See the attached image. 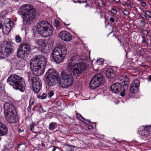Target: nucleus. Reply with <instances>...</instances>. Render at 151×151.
I'll use <instances>...</instances> for the list:
<instances>
[{"mask_svg": "<svg viewBox=\"0 0 151 151\" xmlns=\"http://www.w3.org/2000/svg\"><path fill=\"white\" fill-rule=\"evenodd\" d=\"M80 56L76 52L73 53L69 60V63L66 68V70L71 75L76 77L80 76L86 71V64L84 63H77Z\"/></svg>", "mask_w": 151, "mask_h": 151, "instance_id": "obj_1", "label": "nucleus"}, {"mask_svg": "<svg viewBox=\"0 0 151 151\" xmlns=\"http://www.w3.org/2000/svg\"><path fill=\"white\" fill-rule=\"evenodd\" d=\"M30 67L33 69V73L36 76L42 75L46 65V60L43 56L38 55L32 58L30 61Z\"/></svg>", "mask_w": 151, "mask_h": 151, "instance_id": "obj_2", "label": "nucleus"}, {"mask_svg": "<svg viewBox=\"0 0 151 151\" xmlns=\"http://www.w3.org/2000/svg\"><path fill=\"white\" fill-rule=\"evenodd\" d=\"M7 82L15 89L23 92L25 89V84L22 78L15 74L9 76L7 78Z\"/></svg>", "mask_w": 151, "mask_h": 151, "instance_id": "obj_3", "label": "nucleus"}, {"mask_svg": "<svg viewBox=\"0 0 151 151\" xmlns=\"http://www.w3.org/2000/svg\"><path fill=\"white\" fill-rule=\"evenodd\" d=\"M37 29L39 34L45 37L51 36L53 33L51 25L46 21L39 22L37 24Z\"/></svg>", "mask_w": 151, "mask_h": 151, "instance_id": "obj_4", "label": "nucleus"}, {"mask_svg": "<svg viewBox=\"0 0 151 151\" xmlns=\"http://www.w3.org/2000/svg\"><path fill=\"white\" fill-rule=\"evenodd\" d=\"M67 52L66 47L64 45H60L54 48L52 50V57L55 62L60 63L64 58Z\"/></svg>", "mask_w": 151, "mask_h": 151, "instance_id": "obj_5", "label": "nucleus"}, {"mask_svg": "<svg viewBox=\"0 0 151 151\" xmlns=\"http://www.w3.org/2000/svg\"><path fill=\"white\" fill-rule=\"evenodd\" d=\"M22 14L24 17L23 20L27 23H29L36 17L35 10L30 5L24 4L21 7Z\"/></svg>", "mask_w": 151, "mask_h": 151, "instance_id": "obj_6", "label": "nucleus"}, {"mask_svg": "<svg viewBox=\"0 0 151 151\" xmlns=\"http://www.w3.org/2000/svg\"><path fill=\"white\" fill-rule=\"evenodd\" d=\"M73 82V78L71 75L65 73H62L60 80V86L63 88H65L71 86Z\"/></svg>", "mask_w": 151, "mask_h": 151, "instance_id": "obj_7", "label": "nucleus"}, {"mask_svg": "<svg viewBox=\"0 0 151 151\" xmlns=\"http://www.w3.org/2000/svg\"><path fill=\"white\" fill-rule=\"evenodd\" d=\"M46 75L48 79V84L50 86H54L57 83L59 74L55 70L49 69L47 72Z\"/></svg>", "mask_w": 151, "mask_h": 151, "instance_id": "obj_8", "label": "nucleus"}, {"mask_svg": "<svg viewBox=\"0 0 151 151\" xmlns=\"http://www.w3.org/2000/svg\"><path fill=\"white\" fill-rule=\"evenodd\" d=\"M30 46L28 44L22 43L19 47L17 55L18 57L24 58L30 53Z\"/></svg>", "mask_w": 151, "mask_h": 151, "instance_id": "obj_9", "label": "nucleus"}, {"mask_svg": "<svg viewBox=\"0 0 151 151\" xmlns=\"http://www.w3.org/2000/svg\"><path fill=\"white\" fill-rule=\"evenodd\" d=\"M0 49V58H4L11 54L12 49L10 48V43L7 41H4Z\"/></svg>", "mask_w": 151, "mask_h": 151, "instance_id": "obj_10", "label": "nucleus"}, {"mask_svg": "<svg viewBox=\"0 0 151 151\" xmlns=\"http://www.w3.org/2000/svg\"><path fill=\"white\" fill-rule=\"evenodd\" d=\"M151 125L140 126L138 128L139 134L142 139H144L149 136Z\"/></svg>", "mask_w": 151, "mask_h": 151, "instance_id": "obj_11", "label": "nucleus"}, {"mask_svg": "<svg viewBox=\"0 0 151 151\" xmlns=\"http://www.w3.org/2000/svg\"><path fill=\"white\" fill-rule=\"evenodd\" d=\"M29 80L31 81L34 91L36 93L39 92L42 86L39 80L37 78L34 77H29Z\"/></svg>", "mask_w": 151, "mask_h": 151, "instance_id": "obj_12", "label": "nucleus"}, {"mask_svg": "<svg viewBox=\"0 0 151 151\" xmlns=\"http://www.w3.org/2000/svg\"><path fill=\"white\" fill-rule=\"evenodd\" d=\"M102 80V76L100 74L95 75L91 81L90 85L92 89L99 86Z\"/></svg>", "mask_w": 151, "mask_h": 151, "instance_id": "obj_13", "label": "nucleus"}, {"mask_svg": "<svg viewBox=\"0 0 151 151\" xmlns=\"http://www.w3.org/2000/svg\"><path fill=\"white\" fill-rule=\"evenodd\" d=\"M4 116L7 121L9 123H14L18 120V118L16 112L10 113L5 115Z\"/></svg>", "mask_w": 151, "mask_h": 151, "instance_id": "obj_14", "label": "nucleus"}, {"mask_svg": "<svg viewBox=\"0 0 151 151\" xmlns=\"http://www.w3.org/2000/svg\"><path fill=\"white\" fill-rule=\"evenodd\" d=\"M4 115L10 113L16 112L14 106L10 103H5L4 106Z\"/></svg>", "mask_w": 151, "mask_h": 151, "instance_id": "obj_15", "label": "nucleus"}, {"mask_svg": "<svg viewBox=\"0 0 151 151\" xmlns=\"http://www.w3.org/2000/svg\"><path fill=\"white\" fill-rule=\"evenodd\" d=\"M139 82L137 79H135L132 82L130 86V91L132 93L137 92L139 89Z\"/></svg>", "mask_w": 151, "mask_h": 151, "instance_id": "obj_16", "label": "nucleus"}, {"mask_svg": "<svg viewBox=\"0 0 151 151\" xmlns=\"http://www.w3.org/2000/svg\"><path fill=\"white\" fill-rule=\"evenodd\" d=\"M60 38L63 41L69 42L72 39L71 35L69 32L63 31L60 33Z\"/></svg>", "mask_w": 151, "mask_h": 151, "instance_id": "obj_17", "label": "nucleus"}, {"mask_svg": "<svg viewBox=\"0 0 151 151\" xmlns=\"http://www.w3.org/2000/svg\"><path fill=\"white\" fill-rule=\"evenodd\" d=\"M122 86L119 83H115L113 84L110 87L111 91L114 93H118L121 90Z\"/></svg>", "mask_w": 151, "mask_h": 151, "instance_id": "obj_18", "label": "nucleus"}, {"mask_svg": "<svg viewBox=\"0 0 151 151\" xmlns=\"http://www.w3.org/2000/svg\"><path fill=\"white\" fill-rule=\"evenodd\" d=\"M119 79L122 82L125 83L123 86L124 88L127 89L128 87V85L127 83L129 82V79L127 76L125 75L120 76L119 77Z\"/></svg>", "mask_w": 151, "mask_h": 151, "instance_id": "obj_19", "label": "nucleus"}, {"mask_svg": "<svg viewBox=\"0 0 151 151\" xmlns=\"http://www.w3.org/2000/svg\"><path fill=\"white\" fill-rule=\"evenodd\" d=\"M36 45L38 48L39 50L41 52L44 49V45H45V41L42 39H38L35 41Z\"/></svg>", "mask_w": 151, "mask_h": 151, "instance_id": "obj_20", "label": "nucleus"}, {"mask_svg": "<svg viewBox=\"0 0 151 151\" xmlns=\"http://www.w3.org/2000/svg\"><path fill=\"white\" fill-rule=\"evenodd\" d=\"M106 77L109 78H113L115 76L114 70L111 68H108L106 72Z\"/></svg>", "mask_w": 151, "mask_h": 151, "instance_id": "obj_21", "label": "nucleus"}, {"mask_svg": "<svg viewBox=\"0 0 151 151\" xmlns=\"http://www.w3.org/2000/svg\"><path fill=\"white\" fill-rule=\"evenodd\" d=\"M4 26L11 29L14 27V23L13 22L10 20L9 19H6L4 21Z\"/></svg>", "mask_w": 151, "mask_h": 151, "instance_id": "obj_22", "label": "nucleus"}, {"mask_svg": "<svg viewBox=\"0 0 151 151\" xmlns=\"http://www.w3.org/2000/svg\"><path fill=\"white\" fill-rule=\"evenodd\" d=\"M75 112L76 113V118L77 119L81 120L82 122L88 124H90V122L89 120L85 119L80 114L77 113L76 111H75Z\"/></svg>", "mask_w": 151, "mask_h": 151, "instance_id": "obj_23", "label": "nucleus"}, {"mask_svg": "<svg viewBox=\"0 0 151 151\" xmlns=\"http://www.w3.org/2000/svg\"><path fill=\"white\" fill-rule=\"evenodd\" d=\"M57 127L56 123L54 122H52L49 125V129L51 131L54 130Z\"/></svg>", "mask_w": 151, "mask_h": 151, "instance_id": "obj_24", "label": "nucleus"}, {"mask_svg": "<svg viewBox=\"0 0 151 151\" xmlns=\"http://www.w3.org/2000/svg\"><path fill=\"white\" fill-rule=\"evenodd\" d=\"M95 13H98L99 15L100 16L101 18H102L105 16V13L104 11L101 10V9H99V11L97 10Z\"/></svg>", "mask_w": 151, "mask_h": 151, "instance_id": "obj_25", "label": "nucleus"}, {"mask_svg": "<svg viewBox=\"0 0 151 151\" xmlns=\"http://www.w3.org/2000/svg\"><path fill=\"white\" fill-rule=\"evenodd\" d=\"M3 93L2 88L0 86V100H3L6 99V96H4Z\"/></svg>", "mask_w": 151, "mask_h": 151, "instance_id": "obj_26", "label": "nucleus"}, {"mask_svg": "<svg viewBox=\"0 0 151 151\" xmlns=\"http://www.w3.org/2000/svg\"><path fill=\"white\" fill-rule=\"evenodd\" d=\"M10 28H7V27L4 26L2 28V30L3 32H4L5 33H9L11 31Z\"/></svg>", "mask_w": 151, "mask_h": 151, "instance_id": "obj_27", "label": "nucleus"}, {"mask_svg": "<svg viewBox=\"0 0 151 151\" xmlns=\"http://www.w3.org/2000/svg\"><path fill=\"white\" fill-rule=\"evenodd\" d=\"M38 111L41 113H43L46 112V111L44 110L43 108L42 107L41 105L38 106Z\"/></svg>", "mask_w": 151, "mask_h": 151, "instance_id": "obj_28", "label": "nucleus"}, {"mask_svg": "<svg viewBox=\"0 0 151 151\" xmlns=\"http://www.w3.org/2000/svg\"><path fill=\"white\" fill-rule=\"evenodd\" d=\"M104 61V60L102 58H100L99 60H97L96 61V63L98 65H102Z\"/></svg>", "mask_w": 151, "mask_h": 151, "instance_id": "obj_29", "label": "nucleus"}, {"mask_svg": "<svg viewBox=\"0 0 151 151\" xmlns=\"http://www.w3.org/2000/svg\"><path fill=\"white\" fill-rule=\"evenodd\" d=\"M7 14V12L6 10L3 11L0 14V17H5Z\"/></svg>", "mask_w": 151, "mask_h": 151, "instance_id": "obj_30", "label": "nucleus"}, {"mask_svg": "<svg viewBox=\"0 0 151 151\" xmlns=\"http://www.w3.org/2000/svg\"><path fill=\"white\" fill-rule=\"evenodd\" d=\"M15 41L17 43H20L21 41V39L20 36L19 35H17L15 37Z\"/></svg>", "mask_w": 151, "mask_h": 151, "instance_id": "obj_31", "label": "nucleus"}, {"mask_svg": "<svg viewBox=\"0 0 151 151\" xmlns=\"http://www.w3.org/2000/svg\"><path fill=\"white\" fill-rule=\"evenodd\" d=\"M98 4L99 6L101 7H103L105 6V4L104 1L102 0H100L98 2Z\"/></svg>", "mask_w": 151, "mask_h": 151, "instance_id": "obj_32", "label": "nucleus"}, {"mask_svg": "<svg viewBox=\"0 0 151 151\" xmlns=\"http://www.w3.org/2000/svg\"><path fill=\"white\" fill-rule=\"evenodd\" d=\"M145 51L143 49H141L138 51L137 53L140 55H142L144 54H145Z\"/></svg>", "mask_w": 151, "mask_h": 151, "instance_id": "obj_33", "label": "nucleus"}, {"mask_svg": "<svg viewBox=\"0 0 151 151\" xmlns=\"http://www.w3.org/2000/svg\"><path fill=\"white\" fill-rule=\"evenodd\" d=\"M124 2L126 5L129 6L130 8H132L131 3L129 1V0H125Z\"/></svg>", "mask_w": 151, "mask_h": 151, "instance_id": "obj_34", "label": "nucleus"}, {"mask_svg": "<svg viewBox=\"0 0 151 151\" xmlns=\"http://www.w3.org/2000/svg\"><path fill=\"white\" fill-rule=\"evenodd\" d=\"M54 95V93L52 91H50L47 94V96L49 98H51Z\"/></svg>", "mask_w": 151, "mask_h": 151, "instance_id": "obj_35", "label": "nucleus"}, {"mask_svg": "<svg viewBox=\"0 0 151 151\" xmlns=\"http://www.w3.org/2000/svg\"><path fill=\"white\" fill-rule=\"evenodd\" d=\"M145 16H147L151 18V12L149 11H146L145 13Z\"/></svg>", "mask_w": 151, "mask_h": 151, "instance_id": "obj_36", "label": "nucleus"}, {"mask_svg": "<svg viewBox=\"0 0 151 151\" xmlns=\"http://www.w3.org/2000/svg\"><path fill=\"white\" fill-rule=\"evenodd\" d=\"M45 143L44 142H42L40 145V147L42 149L46 148L47 147L45 145Z\"/></svg>", "mask_w": 151, "mask_h": 151, "instance_id": "obj_37", "label": "nucleus"}, {"mask_svg": "<svg viewBox=\"0 0 151 151\" xmlns=\"http://www.w3.org/2000/svg\"><path fill=\"white\" fill-rule=\"evenodd\" d=\"M34 125L35 124L34 123H32V124H30L29 128L30 130L31 131H33L34 130Z\"/></svg>", "mask_w": 151, "mask_h": 151, "instance_id": "obj_38", "label": "nucleus"}, {"mask_svg": "<svg viewBox=\"0 0 151 151\" xmlns=\"http://www.w3.org/2000/svg\"><path fill=\"white\" fill-rule=\"evenodd\" d=\"M110 12L111 14L114 15L116 14L117 12V11L115 9L113 8L110 10Z\"/></svg>", "mask_w": 151, "mask_h": 151, "instance_id": "obj_39", "label": "nucleus"}, {"mask_svg": "<svg viewBox=\"0 0 151 151\" xmlns=\"http://www.w3.org/2000/svg\"><path fill=\"white\" fill-rule=\"evenodd\" d=\"M47 97V95L46 93H43L40 96L41 99H45Z\"/></svg>", "mask_w": 151, "mask_h": 151, "instance_id": "obj_40", "label": "nucleus"}, {"mask_svg": "<svg viewBox=\"0 0 151 151\" xmlns=\"http://www.w3.org/2000/svg\"><path fill=\"white\" fill-rule=\"evenodd\" d=\"M35 103V101L33 99H31L29 102V104L33 106Z\"/></svg>", "mask_w": 151, "mask_h": 151, "instance_id": "obj_41", "label": "nucleus"}, {"mask_svg": "<svg viewBox=\"0 0 151 151\" xmlns=\"http://www.w3.org/2000/svg\"><path fill=\"white\" fill-rule=\"evenodd\" d=\"M25 143L24 142H22L20 144H18V145L17 147L18 148H20L21 146L23 145L25 147Z\"/></svg>", "mask_w": 151, "mask_h": 151, "instance_id": "obj_42", "label": "nucleus"}, {"mask_svg": "<svg viewBox=\"0 0 151 151\" xmlns=\"http://www.w3.org/2000/svg\"><path fill=\"white\" fill-rule=\"evenodd\" d=\"M87 1V0H78L77 2L78 3L80 4H81L83 3H86Z\"/></svg>", "mask_w": 151, "mask_h": 151, "instance_id": "obj_43", "label": "nucleus"}, {"mask_svg": "<svg viewBox=\"0 0 151 151\" xmlns=\"http://www.w3.org/2000/svg\"><path fill=\"white\" fill-rule=\"evenodd\" d=\"M142 37L143 39V40L142 41V42L146 43L147 41V39L145 38V37L144 36H142Z\"/></svg>", "mask_w": 151, "mask_h": 151, "instance_id": "obj_44", "label": "nucleus"}, {"mask_svg": "<svg viewBox=\"0 0 151 151\" xmlns=\"http://www.w3.org/2000/svg\"><path fill=\"white\" fill-rule=\"evenodd\" d=\"M141 5L142 6L145 7L146 5V3L144 2H142L141 3Z\"/></svg>", "mask_w": 151, "mask_h": 151, "instance_id": "obj_45", "label": "nucleus"}, {"mask_svg": "<svg viewBox=\"0 0 151 151\" xmlns=\"http://www.w3.org/2000/svg\"><path fill=\"white\" fill-rule=\"evenodd\" d=\"M109 20L112 22H114L115 21L113 17H111L109 18Z\"/></svg>", "mask_w": 151, "mask_h": 151, "instance_id": "obj_46", "label": "nucleus"}, {"mask_svg": "<svg viewBox=\"0 0 151 151\" xmlns=\"http://www.w3.org/2000/svg\"><path fill=\"white\" fill-rule=\"evenodd\" d=\"M128 13L129 12L127 10H125L124 12V14L125 15H127L128 14Z\"/></svg>", "mask_w": 151, "mask_h": 151, "instance_id": "obj_47", "label": "nucleus"}, {"mask_svg": "<svg viewBox=\"0 0 151 151\" xmlns=\"http://www.w3.org/2000/svg\"><path fill=\"white\" fill-rule=\"evenodd\" d=\"M125 93L124 92V91H122L120 93V95L122 97L124 96H125Z\"/></svg>", "mask_w": 151, "mask_h": 151, "instance_id": "obj_48", "label": "nucleus"}, {"mask_svg": "<svg viewBox=\"0 0 151 151\" xmlns=\"http://www.w3.org/2000/svg\"><path fill=\"white\" fill-rule=\"evenodd\" d=\"M32 106H31L30 104L29 105V106L27 108V110L28 111H29V110L31 109Z\"/></svg>", "mask_w": 151, "mask_h": 151, "instance_id": "obj_49", "label": "nucleus"}, {"mask_svg": "<svg viewBox=\"0 0 151 151\" xmlns=\"http://www.w3.org/2000/svg\"><path fill=\"white\" fill-rule=\"evenodd\" d=\"M56 147H53V148H52V151H55V150L56 149Z\"/></svg>", "mask_w": 151, "mask_h": 151, "instance_id": "obj_50", "label": "nucleus"}, {"mask_svg": "<svg viewBox=\"0 0 151 151\" xmlns=\"http://www.w3.org/2000/svg\"><path fill=\"white\" fill-rule=\"evenodd\" d=\"M148 79L151 81V75L149 76L148 77Z\"/></svg>", "mask_w": 151, "mask_h": 151, "instance_id": "obj_51", "label": "nucleus"}, {"mask_svg": "<svg viewBox=\"0 0 151 151\" xmlns=\"http://www.w3.org/2000/svg\"><path fill=\"white\" fill-rule=\"evenodd\" d=\"M113 0L115 2H118L119 1V0Z\"/></svg>", "mask_w": 151, "mask_h": 151, "instance_id": "obj_52", "label": "nucleus"}, {"mask_svg": "<svg viewBox=\"0 0 151 151\" xmlns=\"http://www.w3.org/2000/svg\"><path fill=\"white\" fill-rule=\"evenodd\" d=\"M145 32H146V35H147L148 34V32L147 30H145Z\"/></svg>", "mask_w": 151, "mask_h": 151, "instance_id": "obj_53", "label": "nucleus"}, {"mask_svg": "<svg viewBox=\"0 0 151 151\" xmlns=\"http://www.w3.org/2000/svg\"><path fill=\"white\" fill-rule=\"evenodd\" d=\"M88 128V129H91L92 128V127L91 126H89Z\"/></svg>", "mask_w": 151, "mask_h": 151, "instance_id": "obj_54", "label": "nucleus"}, {"mask_svg": "<svg viewBox=\"0 0 151 151\" xmlns=\"http://www.w3.org/2000/svg\"><path fill=\"white\" fill-rule=\"evenodd\" d=\"M2 27V25L0 23V29H1Z\"/></svg>", "mask_w": 151, "mask_h": 151, "instance_id": "obj_55", "label": "nucleus"}, {"mask_svg": "<svg viewBox=\"0 0 151 151\" xmlns=\"http://www.w3.org/2000/svg\"><path fill=\"white\" fill-rule=\"evenodd\" d=\"M19 131H20V132H23L24 131V130H21L20 129H19Z\"/></svg>", "mask_w": 151, "mask_h": 151, "instance_id": "obj_56", "label": "nucleus"}, {"mask_svg": "<svg viewBox=\"0 0 151 151\" xmlns=\"http://www.w3.org/2000/svg\"><path fill=\"white\" fill-rule=\"evenodd\" d=\"M85 7H87V6H89V5L88 4H86L85 5Z\"/></svg>", "mask_w": 151, "mask_h": 151, "instance_id": "obj_57", "label": "nucleus"}, {"mask_svg": "<svg viewBox=\"0 0 151 151\" xmlns=\"http://www.w3.org/2000/svg\"><path fill=\"white\" fill-rule=\"evenodd\" d=\"M60 132L61 133H63V132H61V131H60Z\"/></svg>", "mask_w": 151, "mask_h": 151, "instance_id": "obj_58", "label": "nucleus"}]
</instances>
